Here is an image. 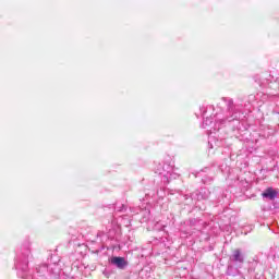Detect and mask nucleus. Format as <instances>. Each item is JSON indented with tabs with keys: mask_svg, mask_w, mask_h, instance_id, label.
<instances>
[{
	"mask_svg": "<svg viewBox=\"0 0 279 279\" xmlns=\"http://www.w3.org/2000/svg\"><path fill=\"white\" fill-rule=\"evenodd\" d=\"M155 173L162 177V181L166 184H169L171 180H178L180 178V173H178V169L169 163H158L155 170Z\"/></svg>",
	"mask_w": 279,
	"mask_h": 279,
	"instance_id": "nucleus-3",
	"label": "nucleus"
},
{
	"mask_svg": "<svg viewBox=\"0 0 279 279\" xmlns=\"http://www.w3.org/2000/svg\"><path fill=\"white\" fill-rule=\"evenodd\" d=\"M227 106V114L222 116L221 113H217L216 116L206 118L203 121L202 128L206 130L207 134H213V132H219L222 125L227 123H231V121H236L239 119V112H241V107L239 105H234V100L232 98H222ZM215 119V122H213Z\"/></svg>",
	"mask_w": 279,
	"mask_h": 279,
	"instance_id": "nucleus-1",
	"label": "nucleus"
},
{
	"mask_svg": "<svg viewBox=\"0 0 279 279\" xmlns=\"http://www.w3.org/2000/svg\"><path fill=\"white\" fill-rule=\"evenodd\" d=\"M256 267H258V262H253L250 264L248 274L253 277H255L254 274H256Z\"/></svg>",
	"mask_w": 279,
	"mask_h": 279,
	"instance_id": "nucleus-9",
	"label": "nucleus"
},
{
	"mask_svg": "<svg viewBox=\"0 0 279 279\" xmlns=\"http://www.w3.org/2000/svg\"><path fill=\"white\" fill-rule=\"evenodd\" d=\"M185 199H189V195H185Z\"/></svg>",
	"mask_w": 279,
	"mask_h": 279,
	"instance_id": "nucleus-14",
	"label": "nucleus"
},
{
	"mask_svg": "<svg viewBox=\"0 0 279 279\" xmlns=\"http://www.w3.org/2000/svg\"><path fill=\"white\" fill-rule=\"evenodd\" d=\"M191 197L192 199H197V202H201V199H208V197H210V191H208L206 187H203L201 191L192 193Z\"/></svg>",
	"mask_w": 279,
	"mask_h": 279,
	"instance_id": "nucleus-5",
	"label": "nucleus"
},
{
	"mask_svg": "<svg viewBox=\"0 0 279 279\" xmlns=\"http://www.w3.org/2000/svg\"><path fill=\"white\" fill-rule=\"evenodd\" d=\"M110 263L118 269H125L128 267V260L124 257L114 256L110 259Z\"/></svg>",
	"mask_w": 279,
	"mask_h": 279,
	"instance_id": "nucleus-6",
	"label": "nucleus"
},
{
	"mask_svg": "<svg viewBox=\"0 0 279 279\" xmlns=\"http://www.w3.org/2000/svg\"><path fill=\"white\" fill-rule=\"evenodd\" d=\"M199 110H201L202 117H206V111L208 110V107L202 106V107L199 108Z\"/></svg>",
	"mask_w": 279,
	"mask_h": 279,
	"instance_id": "nucleus-12",
	"label": "nucleus"
},
{
	"mask_svg": "<svg viewBox=\"0 0 279 279\" xmlns=\"http://www.w3.org/2000/svg\"><path fill=\"white\" fill-rule=\"evenodd\" d=\"M97 239H100V243H104V241H108V235L104 231H99L97 233Z\"/></svg>",
	"mask_w": 279,
	"mask_h": 279,
	"instance_id": "nucleus-10",
	"label": "nucleus"
},
{
	"mask_svg": "<svg viewBox=\"0 0 279 279\" xmlns=\"http://www.w3.org/2000/svg\"><path fill=\"white\" fill-rule=\"evenodd\" d=\"M262 197L264 199H269L270 202H274V199L278 198V191L274 190V187H268L266 191L263 192Z\"/></svg>",
	"mask_w": 279,
	"mask_h": 279,
	"instance_id": "nucleus-7",
	"label": "nucleus"
},
{
	"mask_svg": "<svg viewBox=\"0 0 279 279\" xmlns=\"http://www.w3.org/2000/svg\"><path fill=\"white\" fill-rule=\"evenodd\" d=\"M126 208L128 207L124 204H120V205L116 206V210L118 213H123V210H126Z\"/></svg>",
	"mask_w": 279,
	"mask_h": 279,
	"instance_id": "nucleus-11",
	"label": "nucleus"
},
{
	"mask_svg": "<svg viewBox=\"0 0 279 279\" xmlns=\"http://www.w3.org/2000/svg\"><path fill=\"white\" fill-rule=\"evenodd\" d=\"M41 271H46V269H49V266L47 264H44L43 266H40L39 268Z\"/></svg>",
	"mask_w": 279,
	"mask_h": 279,
	"instance_id": "nucleus-13",
	"label": "nucleus"
},
{
	"mask_svg": "<svg viewBox=\"0 0 279 279\" xmlns=\"http://www.w3.org/2000/svg\"><path fill=\"white\" fill-rule=\"evenodd\" d=\"M229 263L235 265V267H243L245 263V255L241 248H235L229 256Z\"/></svg>",
	"mask_w": 279,
	"mask_h": 279,
	"instance_id": "nucleus-4",
	"label": "nucleus"
},
{
	"mask_svg": "<svg viewBox=\"0 0 279 279\" xmlns=\"http://www.w3.org/2000/svg\"><path fill=\"white\" fill-rule=\"evenodd\" d=\"M32 258V243L26 241L20 247L15 257V269L19 271H27L29 260Z\"/></svg>",
	"mask_w": 279,
	"mask_h": 279,
	"instance_id": "nucleus-2",
	"label": "nucleus"
},
{
	"mask_svg": "<svg viewBox=\"0 0 279 279\" xmlns=\"http://www.w3.org/2000/svg\"><path fill=\"white\" fill-rule=\"evenodd\" d=\"M240 269H241V267H239L232 263H229L226 274H227V276H233V277L241 276Z\"/></svg>",
	"mask_w": 279,
	"mask_h": 279,
	"instance_id": "nucleus-8",
	"label": "nucleus"
}]
</instances>
